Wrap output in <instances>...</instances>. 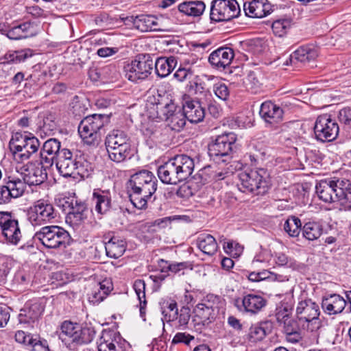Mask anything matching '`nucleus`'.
Instances as JSON below:
<instances>
[{
  "label": "nucleus",
  "mask_w": 351,
  "mask_h": 351,
  "mask_svg": "<svg viewBox=\"0 0 351 351\" xmlns=\"http://www.w3.org/2000/svg\"><path fill=\"white\" fill-rule=\"evenodd\" d=\"M85 163L86 161L81 154L73 153L66 148H62L56 160L58 172L65 178L74 176L75 174L84 176L86 170Z\"/></svg>",
  "instance_id": "obj_4"
},
{
  "label": "nucleus",
  "mask_w": 351,
  "mask_h": 351,
  "mask_svg": "<svg viewBox=\"0 0 351 351\" xmlns=\"http://www.w3.org/2000/svg\"><path fill=\"white\" fill-rule=\"evenodd\" d=\"M194 167V160L191 157L180 154L160 165L157 173L162 183L176 185L186 180L193 173Z\"/></svg>",
  "instance_id": "obj_2"
},
{
  "label": "nucleus",
  "mask_w": 351,
  "mask_h": 351,
  "mask_svg": "<svg viewBox=\"0 0 351 351\" xmlns=\"http://www.w3.org/2000/svg\"><path fill=\"white\" fill-rule=\"evenodd\" d=\"M250 51L253 53V55L259 59V60H262L263 57V40L262 38H254L250 41Z\"/></svg>",
  "instance_id": "obj_51"
},
{
  "label": "nucleus",
  "mask_w": 351,
  "mask_h": 351,
  "mask_svg": "<svg viewBox=\"0 0 351 351\" xmlns=\"http://www.w3.org/2000/svg\"><path fill=\"white\" fill-rule=\"evenodd\" d=\"M23 193L24 183L21 179L15 175H5L0 185V205L8 204Z\"/></svg>",
  "instance_id": "obj_13"
},
{
  "label": "nucleus",
  "mask_w": 351,
  "mask_h": 351,
  "mask_svg": "<svg viewBox=\"0 0 351 351\" xmlns=\"http://www.w3.org/2000/svg\"><path fill=\"white\" fill-rule=\"evenodd\" d=\"M123 145H130V138L127 134L120 130H113L106 137V147H119Z\"/></svg>",
  "instance_id": "obj_30"
},
{
  "label": "nucleus",
  "mask_w": 351,
  "mask_h": 351,
  "mask_svg": "<svg viewBox=\"0 0 351 351\" xmlns=\"http://www.w3.org/2000/svg\"><path fill=\"white\" fill-rule=\"evenodd\" d=\"M213 91L215 95L223 101L228 100L230 96V89L228 86L222 82H218L214 84Z\"/></svg>",
  "instance_id": "obj_53"
},
{
  "label": "nucleus",
  "mask_w": 351,
  "mask_h": 351,
  "mask_svg": "<svg viewBox=\"0 0 351 351\" xmlns=\"http://www.w3.org/2000/svg\"><path fill=\"white\" fill-rule=\"evenodd\" d=\"M142 132L145 136L150 138L157 137L160 133L159 130L153 122L144 125L142 128Z\"/></svg>",
  "instance_id": "obj_57"
},
{
  "label": "nucleus",
  "mask_w": 351,
  "mask_h": 351,
  "mask_svg": "<svg viewBox=\"0 0 351 351\" xmlns=\"http://www.w3.org/2000/svg\"><path fill=\"white\" fill-rule=\"evenodd\" d=\"M323 232L322 225L317 221H308L304 223L302 228L303 237L308 241L318 239Z\"/></svg>",
  "instance_id": "obj_37"
},
{
  "label": "nucleus",
  "mask_w": 351,
  "mask_h": 351,
  "mask_svg": "<svg viewBox=\"0 0 351 351\" xmlns=\"http://www.w3.org/2000/svg\"><path fill=\"white\" fill-rule=\"evenodd\" d=\"M70 111L76 117H81L86 110L83 102L77 96H75L69 104Z\"/></svg>",
  "instance_id": "obj_49"
},
{
  "label": "nucleus",
  "mask_w": 351,
  "mask_h": 351,
  "mask_svg": "<svg viewBox=\"0 0 351 351\" xmlns=\"http://www.w3.org/2000/svg\"><path fill=\"white\" fill-rule=\"evenodd\" d=\"M339 128L337 121L328 114L319 115L314 125V133L317 140L330 142L338 136Z\"/></svg>",
  "instance_id": "obj_11"
},
{
  "label": "nucleus",
  "mask_w": 351,
  "mask_h": 351,
  "mask_svg": "<svg viewBox=\"0 0 351 351\" xmlns=\"http://www.w3.org/2000/svg\"><path fill=\"white\" fill-rule=\"evenodd\" d=\"M3 238V242L7 245L18 246L21 245L19 249L28 250L32 248V245L25 244L23 242V235L19 226V221L14 219L1 230Z\"/></svg>",
  "instance_id": "obj_17"
},
{
  "label": "nucleus",
  "mask_w": 351,
  "mask_h": 351,
  "mask_svg": "<svg viewBox=\"0 0 351 351\" xmlns=\"http://www.w3.org/2000/svg\"><path fill=\"white\" fill-rule=\"evenodd\" d=\"M112 335L110 332H102L101 337L97 341L98 351H123L121 346L115 345Z\"/></svg>",
  "instance_id": "obj_38"
},
{
  "label": "nucleus",
  "mask_w": 351,
  "mask_h": 351,
  "mask_svg": "<svg viewBox=\"0 0 351 351\" xmlns=\"http://www.w3.org/2000/svg\"><path fill=\"white\" fill-rule=\"evenodd\" d=\"M341 202L347 204L351 210V184L344 181L343 195L341 197Z\"/></svg>",
  "instance_id": "obj_59"
},
{
  "label": "nucleus",
  "mask_w": 351,
  "mask_h": 351,
  "mask_svg": "<svg viewBox=\"0 0 351 351\" xmlns=\"http://www.w3.org/2000/svg\"><path fill=\"white\" fill-rule=\"evenodd\" d=\"M285 277L281 275H278L274 272H271L268 270L265 269V283L267 285L269 284L271 282H277L278 283L280 282H282L285 280Z\"/></svg>",
  "instance_id": "obj_63"
},
{
  "label": "nucleus",
  "mask_w": 351,
  "mask_h": 351,
  "mask_svg": "<svg viewBox=\"0 0 351 351\" xmlns=\"http://www.w3.org/2000/svg\"><path fill=\"white\" fill-rule=\"evenodd\" d=\"M263 339V327L262 323L254 325L250 328L249 340L252 343H256L262 341Z\"/></svg>",
  "instance_id": "obj_50"
},
{
  "label": "nucleus",
  "mask_w": 351,
  "mask_h": 351,
  "mask_svg": "<svg viewBox=\"0 0 351 351\" xmlns=\"http://www.w3.org/2000/svg\"><path fill=\"white\" fill-rule=\"evenodd\" d=\"M194 337L189 334H186L185 332H178L173 337L172 340V343L177 344L180 343H183L186 345H189L191 340H193Z\"/></svg>",
  "instance_id": "obj_60"
},
{
  "label": "nucleus",
  "mask_w": 351,
  "mask_h": 351,
  "mask_svg": "<svg viewBox=\"0 0 351 351\" xmlns=\"http://www.w3.org/2000/svg\"><path fill=\"white\" fill-rule=\"evenodd\" d=\"M240 7L236 0H213L210 18L215 22L229 21L240 13Z\"/></svg>",
  "instance_id": "obj_10"
},
{
  "label": "nucleus",
  "mask_w": 351,
  "mask_h": 351,
  "mask_svg": "<svg viewBox=\"0 0 351 351\" xmlns=\"http://www.w3.org/2000/svg\"><path fill=\"white\" fill-rule=\"evenodd\" d=\"M263 169L258 168L251 170L249 173L242 171L238 173L239 182L237 186L243 193H253L261 188Z\"/></svg>",
  "instance_id": "obj_16"
},
{
  "label": "nucleus",
  "mask_w": 351,
  "mask_h": 351,
  "mask_svg": "<svg viewBox=\"0 0 351 351\" xmlns=\"http://www.w3.org/2000/svg\"><path fill=\"white\" fill-rule=\"evenodd\" d=\"M197 247L205 254L213 255L217 250L218 245L215 239L208 234H201L196 240Z\"/></svg>",
  "instance_id": "obj_31"
},
{
  "label": "nucleus",
  "mask_w": 351,
  "mask_h": 351,
  "mask_svg": "<svg viewBox=\"0 0 351 351\" xmlns=\"http://www.w3.org/2000/svg\"><path fill=\"white\" fill-rule=\"evenodd\" d=\"M66 203L69 204V212L70 213L86 214L85 213L87 212L86 205L82 202H78L77 199H72L70 202L66 201Z\"/></svg>",
  "instance_id": "obj_54"
},
{
  "label": "nucleus",
  "mask_w": 351,
  "mask_h": 351,
  "mask_svg": "<svg viewBox=\"0 0 351 351\" xmlns=\"http://www.w3.org/2000/svg\"><path fill=\"white\" fill-rule=\"evenodd\" d=\"M156 73L158 76L165 77L168 76L177 64L176 58L173 56L160 57L154 62Z\"/></svg>",
  "instance_id": "obj_29"
},
{
  "label": "nucleus",
  "mask_w": 351,
  "mask_h": 351,
  "mask_svg": "<svg viewBox=\"0 0 351 351\" xmlns=\"http://www.w3.org/2000/svg\"><path fill=\"white\" fill-rule=\"evenodd\" d=\"M263 79V71L261 68H255L250 71L247 81L248 82V88L252 93H256L261 86V80Z\"/></svg>",
  "instance_id": "obj_42"
},
{
  "label": "nucleus",
  "mask_w": 351,
  "mask_h": 351,
  "mask_svg": "<svg viewBox=\"0 0 351 351\" xmlns=\"http://www.w3.org/2000/svg\"><path fill=\"white\" fill-rule=\"evenodd\" d=\"M295 312L298 326L311 334L317 341L322 327V322L319 317L320 309L318 304L311 299L300 301L297 305Z\"/></svg>",
  "instance_id": "obj_3"
},
{
  "label": "nucleus",
  "mask_w": 351,
  "mask_h": 351,
  "mask_svg": "<svg viewBox=\"0 0 351 351\" xmlns=\"http://www.w3.org/2000/svg\"><path fill=\"white\" fill-rule=\"evenodd\" d=\"M133 288L139 301L146 300L145 298V282L143 280L138 279L134 281Z\"/></svg>",
  "instance_id": "obj_56"
},
{
  "label": "nucleus",
  "mask_w": 351,
  "mask_h": 351,
  "mask_svg": "<svg viewBox=\"0 0 351 351\" xmlns=\"http://www.w3.org/2000/svg\"><path fill=\"white\" fill-rule=\"evenodd\" d=\"M234 53L232 49L230 47H220L213 51L208 58L209 62L218 69H224L229 66Z\"/></svg>",
  "instance_id": "obj_21"
},
{
  "label": "nucleus",
  "mask_w": 351,
  "mask_h": 351,
  "mask_svg": "<svg viewBox=\"0 0 351 351\" xmlns=\"http://www.w3.org/2000/svg\"><path fill=\"white\" fill-rule=\"evenodd\" d=\"M162 313L165 319L169 322L175 321L176 315L178 313L177 303L174 300H167L162 302Z\"/></svg>",
  "instance_id": "obj_44"
},
{
  "label": "nucleus",
  "mask_w": 351,
  "mask_h": 351,
  "mask_svg": "<svg viewBox=\"0 0 351 351\" xmlns=\"http://www.w3.org/2000/svg\"><path fill=\"white\" fill-rule=\"evenodd\" d=\"M160 99H158L156 102V117L162 120H167V117H170L176 114V105L168 98H162L160 95Z\"/></svg>",
  "instance_id": "obj_27"
},
{
  "label": "nucleus",
  "mask_w": 351,
  "mask_h": 351,
  "mask_svg": "<svg viewBox=\"0 0 351 351\" xmlns=\"http://www.w3.org/2000/svg\"><path fill=\"white\" fill-rule=\"evenodd\" d=\"M245 14L252 18L263 17V2L260 0H252L243 5Z\"/></svg>",
  "instance_id": "obj_40"
},
{
  "label": "nucleus",
  "mask_w": 351,
  "mask_h": 351,
  "mask_svg": "<svg viewBox=\"0 0 351 351\" xmlns=\"http://www.w3.org/2000/svg\"><path fill=\"white\" fill-rule=\"evenodd\" d=\"M283 318H285L284 321L285 332L287 335H294L298 333V326H296L295 322L288 317L287 315H285Z\"/></svg>",
  "instance_id": "obj_61"
},
{
  "label": "nucleus",
  "mask_w": 351,
  "mask_h": 351,
  "mask_svg": "<svg viewBox=\"0 0 351 351\" xmlns=\"http://www.w3.org/2000/svg\"><path fill=\"white\" fill-rule=\"evenodd\" d=\"M62 150L61 143L58 139L49 138L43 145L40 153V160H43L47 166H51L53 160L58 158Z\"/></svg>",
  "instance_id": "obj_22"
},
{
  "label": "nucleus",
  "mask_w": 351,
  "mask_h": 351,
  "mask_svg": "<svg viewBox=\"0 0 351 351\" xmlns=\"http://www.w3.org/2000/svg\"><path fill=\"white\" fill-rule=\"evenodd\" d=\"M338 119L341 123L350 128L351 126V108H344L339 112Z\"/></svg>",
  "instance_id": "obj_58"
},
{
  "label": "nucleus",
  "mask_w": 351,
  "mask_h": 351,
  "mask_svg": "<svg viewBox=\"0 0 351 351\" xmlns=\"http://www.w3.org/2000/svg\"><path fill=\"white\" fill-rule=\"evenodd\" d=\"M34 238L47 248H57L65 247L69 243L70 235L60 226H46L35 233Z\"/></svg>",
  "instance_id": "obj_6"
},
{
  "label": "nucleus",
  "mask_w": 351,
  "mask_h": 351,
  "mask_svg": "<svg viewBox=\"0 0 351 351\" xmlns=\"http://www.w3.org/2000/svg\"><path fill=\"white\" fill-rule=\"evenodd\" d=\"M27 136V134H22L19 132H16L12 135L9 142V147L15 157L16 156L19 157L20 153H21L23 147L25 145Z\"/></svg>",
  "instance_id": "obj_41"
},
{
  "label": "nucleus",
  "mask_w": 351,
  "mask_h": 351,
  "mask_svg": "<svg viewBox=\"0 0 351 351\" xmlns=\"http://www.w3.org/2000/svg\"><path fill=\"white\" fill-rule=\"evenodd\" d=\"M95 332L90 328H82L77 323L65 321L61 326L60 337L63 341H71L78 345L91 342Z\"/></svg>",
  "instance_id": "obj_9"
},
{
  "label": "nucleus",
  "mask_w": 351,
  "mask_h": 351,
  "mask_svg": "<svg viewBox=\"0 0 351 351\" xmlns=\"http://www.w3.org/2000/svg\"><path fill=\"white\" fill-rule=\"evenodd\" d=\"M40 145L39 140L32 134H28L25 145L19 155L20 159L21 160L29 159L38 151Z\"/></svg>",
  "instance_id": "obj_36"
},
{
  "label": "nucleus",
  "mask_w": 351,
  "mask_h": 351,
  "mask_svg": "<svg viewBox=\"0 0 351 351\" xmlns=\"http://www.w3.org/2000/svg\"><path fill=\"white\" fill-rule=\"evenodd\" d=\"M193 313L192 322L197 330L208 326L216 318V313L213 306L206 302L197 304L193 309Z\"/></svg>",
  "instance_id": "obj_18"
},
{
  "label": "nucleus",
  "mask_w": 351,
  "mask_h": 351,
  "mask_svg": "<svg viewBox=\"0 0 351 351\" xmlns=\"http://www.w3.org/2000/svg\"><path fill=\"white\" fill-rule=\"evenodd\" d=\"M274 34L278 36H282L287 32V30L291 27V21L287 19L277 20L271 25Z\"/></svg>",
  "instance_id": "obj_46"
},
{
  "label": "nucleus",
  "mask_w": 351,
  "mask_h": 351,
  "mask_svg": "<svg viewBox=\"0 0 351 351\" xmlns=\"http://www.w3.org/2000/svg\"><path fill=\"white\" fill-rule=\"evenodd\" d=\"M109 158L115 162H121L129 157L131 145H123L119 147H106Z\"/></svg>",
  "instance_id": "obj_39"
},
{
  "label": "nucleus",
  "mask_w": 351,
  "mask_h": 351,
  "mask_svg": "<svg viewBox=\"0 0 351 351\" xmlns=\"http://www.w3.org/2000/svg\"><path fill=\"white\" fill-rule=\"evenodd\" d=\"M346 301L339 294H330L322 299V307L324 312L329 315L341 313L345 308Z\"/></svg>",
  "instance_id": "obj_23"
},
{
  "label": "nucleus",
  "mask_w": 351,
  "mask_h": 351,
  "mask_svg": "<svg viewBox=\"0 0 351 351\" xmlns=\"http://www.w3.org/2000/svg\"><path fill=\"white\" fill-rule=\"evenodd\" d=\"M44 162H28L25 167L23 173V179L21 182L24 183V191L26 189V184L29 186H38L43 184L47 179V173L46 167L44 166Z\"/></svg>",
  "instance_id": "obj_15"
},
{
  "label": "nucleus",
  "mask_w": 351,
  "mask_h": 351,
  "mask_svg": "<svg viewBox=\"0 0 351 351\" xmlns=\"http://www.w3.org/2000/svg\"><path fill=\"white\" fill-rule=\"evenodd\" d=\"M182 109L186 119L191 123H197L204 120L205 110L198 101L193 100L189 97H186L182 104Z\"/></svg>",
  "instance_id": "obj_20"
},
{
  "label": "nucleus",
  "mask_w": 351,
  "mask_h": 351,
  "mask_svg": "<svg viewBox=\"0 0 351 351\" xmlns=\"http://www.w3.org/2000/svg\"><path fill=\"white\" fill-rule=\"evenodd\" d=\"M176 316L177 317H176L175 321H177L178 327H186L191 319L190 308L188 306H182L178 310V313Z\"/></svg>",
  "instance_id": "obj_48"
},
{
  "label": "nucleus",
  "mask_w": 351,
  "mask_h": 351,
  "mask_svg": "<svg viewBox=\"0 0 351 351\" xmlns=\"http://www.w3.org/2000/svg\"><path fill=\"white\" fill-rule=\"evenodd\" d=\"M32 51L29 49H25L21 51H16L15 63L23 62L27 58L32 57Z\"/></svg>",
  "instance_id": "obj_64"
},
{
  "label": "nucleus",
  "mask_w": 351,
  "mask_h": 351,
  "mask_svg": "<svg viewBox=\"0 0 351 351\" xmlns=\"http://www.w3.org/2000/svg\"><path fill=\"white\" fill-rule=\"evenodd\" d=\"M283 110L271 101H265V128L280 132Z\"/></svg>",
  "instance_id": "obj_19"
},
{
  "label": "nucleus",
  "mask_w": 351,
  "mask_h": 351,
  "mask_svg": "<svg viewBox=\"0 0 351 351\" xmlns=\"http://www.w3.org/2000/svg\"><path fill=\"white\" fill-rule=\"evenodd\" d=\"M34 335L27 334L23 330H19L15 334V339L20 343H23L27 347L29 346Z\"/></svg>",
  "instance_id": "obj_62"
},
{
  "label": "nucleus",
  "mask_w": 351,
  "mask_h": 351,
  "mask_svg": "<svg viewBox=\"0 0 351 351\" xmlns=\"http://www.w3.org/2000/svg\"><path fill=\"white\" fill-rule=\"evenodd\" d=\"M92 204L98 214L105 215L112 207L111 195L104 191H95L93 193Z\"/></svg>",
  "instance_id": "obj_25"
},
{
  "label": "nucleus",
  "mask_w": 351,
  "mask_h": 351,
  "mask_svg": "<svg viewBox=\"0 0 351 351\" xmlns=\"http://www.w3.org/2000/svg\"><path fill=\"white\" fill-rule=\"evenodd\" d=\"M153 66L154 60L149 54H140L125 67V77L138 83L148 77Z\"/></svg>",
  "instance_id": "obj_8"
},
{
  "label": "nucleus",
  "mask_w": 351,
  "mask_h": 351,
  "mask_svg": "<svg viewBox=\"0 0 351 351\" xmlns=\"http://www.w3.org/2000/svg\"><path fill=\"white\" fill-rule=\"evenodd\" d=\"M186 118L184 112L178 111L176 114L170 117H167L166 121L171 130L180 132L184 128L186 124Z\"/></svg>",
  "instance_id": "obj_45"
},
{
  "label": "nucleus",
  "mask_w": 351,
  "mask_h": 351,
  "mask_svg": "<svg viewBox=\"0 0 351 351\" xmlns=\"http://www.w3.org/2000/svg\"><path fill=\"white\" fill-rule=\"evenodd\" d=\"M6 36L11 40H20L34 36L33 26L30 22H25L13 27Z\"/></svg>",
  "instance_id": "obj_32"
},
{
  "label": "nucleus",
  "mask_w": 351,
  "mask_h": 351,
  "mask_svg": "<svg viewBox=\"0 0 351 351\" xmlns=\"http://www.w3.org/2000/svg\"><path fill=\"white\" fill-rule=\"evenodd\" d=\"M226 253L232 256H239L243 252V247L234 241H229L223 245Z\"/></svg>",
  "instance_id": "obj_55"
},
{
  "label": "nucleus",
  "mask_w": 351,
  "mask_h": 351,
  "mask_svg": "<svg viewBox=\"0 0 351 351\" xmlns=\"http://www.w3.org/2000/svg\"><path fill=\"white\" fill-rule=\"evenodd\" d=\"M237 141L236 134L233 132L224 133L217 136L208 145V154L213 158H229L232 153Z\"/></svg>",
  "instance_id": "obj_14"
},
{
  "label": "nucleus",
  "mask_w": 351,
  "mask_h": 351,
  "mask_svg": "<svg viewBox=\"0 0 351 351\" xmlns=\"http://www.w3.org/2000/svg\"><path fill=\"white\" fill-rule=\"evenodd\" d=\"M109 121V117L103 114H93L82 119L78 126V132L84 142L89 145L97 143L99 132Z\"/></svg>",
  "instance_id": "obj_5"
},
{
  "label": "nucleus",
  "mask_w": 351,
  "mask_h": 351,
  "mask_svg": "<svg viewBox=\"0 0 351 351\" xmlns=\"http://www.w3.org/2000/svg\"><path fill=\"white\" fill-rule=\"evenodd\" d=\"M158 180L152 172L142 170L133 174L128 182L130 200L138 209L147 208V202L157 189Z\"/></svg>",
  "instance_id": "obj_1"
},
{
  "label": "nucleus",
  "mask_w": 351,
  "mask_h": 351,
  "mask_svg": "<svg viewBox=\"0 0 351 351\" xmlns=\"http://www.w3.org/2000/svg\"><path fill=\"white\" fill-rule=\"evenodd\" d=\"M344 181L340 180H322L315 186L320 199L326 203L341 202Z\"/></svg>",
  "instance_id": "obj_12"
},
{
  "label": "nucleus",
  "mask_w": 351,
  "mask_h": 351,
  "mask_svg": "<svg viewBox=\"0 0 351 351\" xmlns=\"http://www.w3.org/2000/svg\"><path fill=\"white\" fill-rule=\"evenodd\" d=\"M44 311L43 306L39 302L27 304L20 311L19 319L20 323L31 324L36 322Z\"/></svg>",
  "instance_id": "obj_24"
},
{
  "label": "nucleus",
  "mask_w": 351,
  "mask_h": 351,
  "mask_svg": "<svg viewBox=\"0 0 351 351\" xmlns=\"http://www.w3.org/2000/svg\"><path fill=\"white\" fill-rule=\"evenodd\" d=\"M56 217L53 206L45 199L37 200L27 211V219L34 227L53 223Z\"/></svg>",
  "instance_id": "obj_7"
},
{
  "label": "nucleus",
  "mask_w": 351,
  "mask_h": 351,
  "mask_svg": "<svg viewBox=\"0 0 351 351\" xmlns=\"http://www.w3.org/2000/svg\"><path fill=\"white\" fill-rule=\"evenodd\" d=\"M134 24L136 27L141 32L157 31L158 27L157 19L153 15H140L137 16Z\"/></svg>",
  "instance_id": "obj_33"
},
{
  "label": "nucleus",
  "mask_w": 351,
  "mask_h": 351,
  "mask_svg": "<svg viewBox=\"0 0 351 351\" xmlns=\"http://www.w3.org/2000/svg\"><path fill=\"white\" fill-rule=\"evenodd\" d=\"M206 5L202 1H184L178 5L180 12L188 16H199L205 10Z\"/></svg>",
  "instance_id": "obj_35"
},
{
  "label": "nucleus",
  "mask_w": 351,
  "mask_h": 351,
  "mask_svg": "<svg viewBox=\"0 0 351 351\" xmlns=\"http://www.w3.org/2000/svg\"><path fill=\"white\" fill-rule=\"evenodd\" d=\"M317 56V51L308 47H301L290 55L289 62L287 60L284 65H289L301 62L306 64L314 60Z\"/></svg>",
  "instance_id": "obj_26"
},
{
  "label": "nucleus",
  "mask_w": 351,
  "mask_h": 351,
  "mask_svg": "<svg viewBox=\"0 0 351 351\" xmlns=\"http://www.w3.org/2000/svg\"><path fill=\"white\" fill-rule=\"evenodd\" d=\"M105 249L108 256L113 258L121 257L125 251V242L117 237H113L106 243Z\"/></svg>",
  "instance_id": "obj_34"
},
{
  "label": "nucleus",
  "mask_w": 351,
  "mask_h": 351,
  "mask_svg": "<svg viewBox=\"0 0 351 351\" xmlns=\"http://www.w3.org/2000/svg\"><path fill=\"white\" fill-rule=\"evenodd\" d=\"M28 348L31 351H50L47 341L34 335L31 340Z\"/></svg>",
  "instance_id": "obj_47"
},
{
  "label": "nucleus",
  "mask_w": 351,
  "mask_h": 351,
  "mask_svg": "<svg viewBox=\"0 0 351 351\" xmlns=\"http://www.w3.org/2000/svg\"><path fill=\"white\" fill-rule=\"evenodd\" d=\"M240 302L245 311L253 314L257 313L263 307V298L258 295L248 294L244 296L241 300L239 299L235 300L237 305H238Z\"/></svg>",
  "instance_id": "obj_28"
},
{
  "label": "nucleus",
  "mask_w": 351,
  "mask_h": 351,
  "mask_svg": "<svg viewBox=\"0 0 351 351\" xmlns=\"http://www.w3.org/2000/svg\"><path fill=\"white\" fill-rule=\"evenodd\" d=\"M276 263L279 265H286L293 269H297L299 268L298 263L294 259L288 257L282 253H278L276 254Z\"/></svg>",
  "instance_id": "obj_52"
},
{
  "label": "nucleus",
  "mask_w": 351,
  "mask_h": 351,
  "mask_svg": "<svg viewBox=\"0 0 351 351\" xmlns=\"http://www.w3.org/2000/svg\"><path fill=\"white\" fill-rule=\"evenodd\" d=\"M301 220L295 217H289L285 222L284 230L291 237H298L302 231Z\"/></svg>",
  "instance_id": "obj_43"
}]
</instances>
